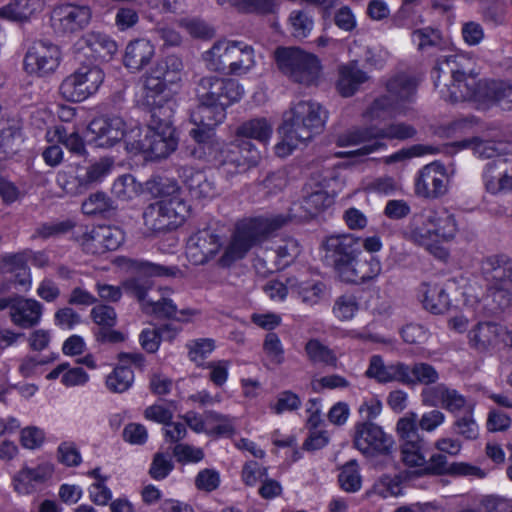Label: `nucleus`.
Masks as SVG:
<instances>
[{"label":"nucleus","mask_w":512,"mask_h":512,"mask_svg":"<svg viewBox=\"0 0 512 512\" xmlns=\"http://www.w3.org/2000/svg\"><path fill=\"white\" fill-rule=\"evenodd\" d=\"M416 84L406 75H398L387 82V94L376 99L365 113L373 127L364 132L354 133V159L384 149L380 140L407 139L415 135V129L407 124L397 123L379 127L382 122L406 112L415 94Z\"/></svg>","instance_id":"nucleus-1"},{"label":"nucleus","mask_w":512,"mask_h":512,"mask_svg":"<svg viewBox=\"0 0 512 512\" xmlns=\"http://www.w3.org/2000/svg\"><path fill=\"white\" fill-rule=\"evenodd\" d=\"M458 232L459 225L454 213L437 206L426 207L415 213L404 231V236L434 257L446 260L449 251L442 244L453 241Z\"/></svg>","instance_id":"nucleus-2"},{"label":"nucleus","mask_w":512,"mask_h":512,"mask_svg":"<svg viewBox=\"0 0 512 512\" xmlns=\"http://www.w3.org/2000/svg\"><path fill=\"white\" fill-rule=\"evenodd\" d=\"M195 94L198 105L191 113V121L195 128L214 130L224 121L226 109L242 99L244 88L235 79L208 75L197 81Z\"/></svg>","instance_id":"nucleus-3"},{"label":"nucleus","mask_w":512,"mask_h":512,"mask_svg":"<svg viewBox=\"0 0 512 512\" xmlns=\"http://www.w3.org/2000/svg\"><path fill=\"white\" fill-rule=\"evenodd\" d=\"M470 59L460 54H449L440 58L433 72L435 86L440 88L441 96L450 102L473 101L485 108L490 99L488 81H479L476 76L467 74L465 69Z\"/></svg>","instance_id":"nucleus-4"},{"label":"nucleus","mask_w":512,"mask_h":512,"mask_svg":"<svg viewBox=\"0 0 512 512\" xmlns=\"http://www.w3.org/2000/svg\"><path fill=\"white\" fill-rule=\"evenodd\" d=\"M146 190L160 200L150 203L143 211L144 225L152 233L171 231L179 227L189 213V206L179 196L180 190L173 179L151 176L145 183Z\"/></svg>","instance_id":"nucleus-5"},{"label":"nucleus","mask_w":512,"mask_h":512,"mask_svg":"<svg viewBox=\"0 0 512 512\" xmlns=\"http://www.w3.org/2000/svg\"><path fill=\"white\" fill-rule=\"evenodd\" d=\"M327 111L317 102L300 100L292 104L283 115V123L279 130L282 141L275 147L276 154H290L301 144H306L320 134L327 121Z\"/></svg>","instance_id":"nucleus-6"},{"label":"nucleus","mask_w":512,"mask_h":512,"mask_svg":"<svg viewBox=\"0 0 512 512\" xmlns=\"http://www.w3.org/2000/svg\"><path fill=\"white\" fill-rule=\"evenodd\" d=\"M189 135L197 144L191 154L212 163L216 167V175L224 178V185L234 176L245 172L251 164H256L257 153L244 157L239 146L220 142L212 129L192 128Z\"/></svg>","instance_id":"nucleus-7"},{"label":"nucleus","mask_w":512,"mask_h":512,"mask_svg":"<svg viewBox=\"0 0 512 512\" xmlns=\"http://www.w3.org/2000/svg\"><path fill=\"white\" fill-rule=\"evenodd\" d=\"M292 221L291 214L255 217L237 225L232 239L219 259L221 267H230L243 259L249 250L271 233Z\"/></svg>","instance_id":"nucleus-8"},{"label":"nucleus","mask_w":512,"mask_h":512,"mask_svg":"<svg viewBox=\"0 0 512 512\" xmlns=\"http://www.w3.org/2000/svg\"><path fill=\"white\" fill-rule=\"evenodd\" d=\"M349 176L350 171L346 166L313 173L303 187V209L310 216H315L329 208L345 187Z\"/></svg>","instance_id":"nucleus-9"},{"label":"nucleus","mask_w":512,"mask_h":512,"mask_svg":"<svg viewBox=\"0 0 512 512\" xmlns=\"http://www.w3.org/2000/svg\"><path fill=\"white\" fill-rule=\"evenodd\" d=\"M208 70L225 75H243L254 66V50L240 41L220 40L203 54Z\"/></svg>","instance_id":"nucleus-10"},{"label":"nucleus","mask_w":512,"mask_h":512,"mask_svg":"<svg viewBox=\"0 0 512 512\" xmlns=\"http://www.w3.org/2000/svg\"><path fill=\"white\" fill-rule=\"evenodd\" d=\"M275 61L279 70L291 81L305 86L315 85L319 79V58L298 47H278Z\"/></svg>","instance_id":"nucleus-11"},{"label":"nucleus","mask_w":512,"mask_h":512,"mask_svg":"<svg viewBox=\"0 0 512 512\" xmlns=\"http://www.w3.org/2000/svg\"><path fill=\"white\" fill-rule=\"evenodd\" d=\"M488 282V297L498 308L512 305V260L506 255L488 257L482 265Z\"/></svg>","instance_id":"nucleus-12"},{"label":"nucleus","mask_w":512,"mask_h":512,"mask_svg":"<svg viewBox=\"0 0 512 512\" xmlns=\"http://www.w3.org/2000/svg\"><path fill=\"white\" fill-rule=\"evenodd\" d=\"M133 268L137 275L122 281L123 291L137 299L142 304L146 303V296L152 289L154 282L151 277H178L182 276V271L177 266H166L145 260L133 261Z\"/></svg>","instance_id":"nucleus-13"},{"label":"nucleus","mask_w":512,"mask_h":512,"mask_svg":"<svg viewBox=\"0 0 512 512\" xmlns=\"http://www.w3.org/2000/svg\"><path fill=\"white\" fill-rule=\"evenodd\" d=\"M104 76L99 65H82L62 81L59 87L60 94L70 102L86 100L98 91Z\"/></svg>","instance_id":"nucleus-14"},{"label":"nucleus","mask_w":512,"mask_h":512,"mask_svg":"<svg viewBox=\"0 0 512 512\" xmlns=\"http://www.w3.org/2000/svg\"><path fill=\"white\" fill-rule=\"evenodd\" d=\"M325 266L333 269L337 278L345 283L352 282V235L335 234L323 242Z\"/></svg>","instance_id":"nucleus-15"},{"label":"nucleus","mask_w":512,"mask_h":512,"mask_svg":"<svg viewBox=\"0 0 512 512\" xmlns=\"http://www.w3.org/2000/svg\"><path fill=\"white\" fill-rule=\"evenodd\" d=\"M508 327L494 321H478L467 333L468 346L478 354L492 355L507 345Z\"/></svg>","instance_id":"nucleus-16"},{"label":"nucleus","mask_w":512,"mask_h":512,"mask_svg":"<svg viewBox=\"0 0 512 512\" xmlns=\"http://www.w3.org/2000/svg\"><path fill=\"white\" fill-rule=\"evenodd\" d=\"M421 403L425 407H441L451 414L474 412L475 404L470 402L455 388L444 383L425 387L420 393Z\"/></svg>","instance_id":"nucleus-17"},{"label":"nucleus","mask_w":512,"mask_h":512,"mask_svg":"<svg viewBox=\"0 0 512 512\" xmlns=\"http://www.w3.org/2000/svg\"><path fill=\"white\" fill-rule=\"evenodd\" d=\"M60 61V48L50 41L39 40L28 48L23 64L28 74L46 77L56 71Z\"/></svg>","instance_id":"nucleus-18"},{"label":"nucleus","mask_w":512,"mask_h":512,"mask_svg":"<svg viewBox=\"0 0 512 512\" xmlns=\"http://www.w3.org/2000/svg\"><path fill=\"white\" fill-rule=\"evenodd\" d=\"M450 175L446 167L432 162L422 167L415 178V194L420 198L437 199L448 192Z\"/></svg>","instance_id":"nucleus-19"},{"label":"nucleus","mask_w":512,"mask_h":512,"mask_svg":"<svg viewBox=\"0 0 512 512\" xmlns=\"http://www.w3.org/2000/svg\"><path fill=\"white\" fill-rule=\"evenodd\" d=\"M91 18L90 6L66 3L54 9L52 27L55 33L69 36L84 30L89 25Z\"/></svg>","instance_id":"nucleus-20"},{"label":"nucleus","mask_w":512,"mask_h":512,"mask_svg":"<svg viewBox=\"0 0 512 512\" xmlns=\"http://www.w3.org/2000/svg\"><path fill=\"white\" fill-rule=\"evenodd\" d=\"M179 176L191 197L196 199H213L228 187L217 182L216 173L197 170L190 166L181 167Z\"/></svg>","instance_id":"nucleus-21"},{"label":"nucleus","mask_w":512,"mask_h":512,"mask_svg":"<svg viewBox=\"0 0 512 512\" xmlns=\"http://www.w3.org/2000/svg\"><path fill=\"white\" fill-rule=\"evenodd\" d=\"M220 236L211 228L193 233L186 243V256L193 265H204L220 251Z\"/></svg>","instance_id":"nucleus-22"},{"label":"nucleus","mask_w":512,"mask_h":512,"mask_svg":"<svg viewBox=\"0 0 512 512\" xmlns=\"http://www.w3.org/2000/svg\"><path fill=\"white\" fill-rule=\"evenodd\" d=\"M125 121L119 116L94 118L88 125L89 142L98 148H111L125 136Z\"/></svg>","instance_id":"nucleus-23"},{"label":"nucleus","mask_w":512,"mask_h":512,"mask_svg":"<svg viewBox=\"0 0 512 512\" xmlns=\"http://www.w3.org/2000/svg\"><path fill=\"white\" fill-rule=\"evenodd\" d=\"M485 190L492 194L512 192V159L497 158L488 162L482 172Z\"/></svg>","instance_id":"nucleus-24"},{"label":"nucleus","mask_w":512,"mask_h":512,"mask_svg":"<svg viewBox=\"0 0 512 512\" xmlns=\"http://www.w3.org/2000/svg\"><path fill=\"white\" fill-rule=\"evenodd\" d=\"M300 254V247L295 239L284 240L275 249H269L264 253L263 257H258L255 267L263 273H273L280 271L289 266L294 259Z\"/></svg>","instance_id":"nucleus-25"},{"label":"nucleus","mask_w":512,"mask_h":512,"mask_svg":"<svg viewBox=\"0 0 512 512\" xmlns=\"http://www.w3.org/2000/svg\"><path fill=\"white\" fill-rule=\"evenodd\" d=\"M393 439L381 427L374 424L362 425L354 438V446L364 455L388 453L393 447Z\"/></svg>","instance_id":"nucleus-26"},{"label":"nucleus","mask_w":512,"mask_h":512,"mask_svg":"<svg viewBox=\"0 0 512 512\" xmlns=\"http://www.w3.org/2000/svg\"><path fill=\"white\" fill-rule=\"evenodd\" d=\"M83 54L91 59L92 64L99 65L110 61L118 51L117 43L107 34L101 32H89L82 38Z\"/></svg>","instance_id":"nucleus-27"},{"label":"nucleus","mask_w":512,"mask_h":512,"mask_svg":"<svg viewBox=\"0 0 512 512\" xmlns=\"http://www.w3.org/2000/svg\"><path fill=\"white\" fill-rule=\"evenodd\" d=\"M43 313V305L30 298L14 296L9 316L11 322L22 329H30L39 324Z\"/></svg>","instance_id":"nucleus-28"},{"label":"nucleus","mask_w":512,"mask_h":512,"mask_svg":"<svg viewBox=\"0 0 512 512\" xmlns=\"http://www.w3.org/2000/svg\"><path fill=\"white\" fill-rule=\"evenodd\" d=\"M175 132V128L147 130L145 158L151 160L163 159L174 152L178 146V138Z\"/></svg>","instance_id":"nucleus-29"},{"label":"nucleus","mask_w":512,"mask_h":512,"mask_svg":"<svg viewBox=\"0 0 512 512\" xmlns=\"http://www.w3.org/2000/svg\"><path fill=\"white\" fill-rule=\"evenodd\" d=\"M155 56V46L146 38L128 42L123 56V64L132 72H139L150 64Z\"/></svg>","instance_id":"nucleus-30"},{"label":"nucleus","mask_w":512,"mask_h":512,"mask_svg":"<svg viewBox=\"0 0 512 512\" xmlns=\"http://www.w3.org/2000/svg\"><path fill=\"white\" fill-rule=\"evenodd\" d=\"M124 240L121 230L110 226H100L86 235L84 245L91 253H104L117 250Z\"/></svg>","instance_id":"nucleus-31"},{"label":"nucleus","mask_w":512,"mask_h":512,"mask_svg":"<svg viewBox=\"0 0 512 512\" xmlns=\"http://www.w3.org/2000/svg\"><path fill=\"white\" fill-rule=\"evenodd\" d=\"M461 149H471L474 156L479 159H491L512 153V143L483 139L480 137L466 138L457 143Z\"/></svg>","instance_id":"nucleus-32"},{"label":"nucleus","mask_w":512,"mask_h":512,"mask_svg":"<svg viewBox=\"0 0 512 512\" xmlns=\"http://www.w3.org/2000/svg\"><path fill=\"white\" fill-rule=\"evenodd\" d=\"M476 290V287L472 284L464 288L462 292L463 306L468 314L461 312L451 317L448 321L450 329L458 333H468L471 319L481 310V299Z\"/></svg>","instance_id":"nucleus-33"},{"label":"nucleus","mask_w":512,"mask_h":512,"mask_svg":"<svg viewBox=\"0 0 512 512\" xmlns=\"http://www.w3.org/2000/svg\"><path fill=\"white\" fill-rule=\"evenodd\" d=\"M22 142V127L18 120L0 121V161L15 156Z\"/></svg>","instance_id":"nucleus-34"},{"label":"nucleus","mask_w":512,"mask_h":512,"mask_svg":"<svg viewBox=\"0 0 512 512\" xmlns=\"http://www.w3.org/2000/svg\"><path fill=\"white\" fill-rule=\"evenodd\" d=\"M405 369L406 364L403 362H395L386 365L381 356L373 355L370 359L369 367L366 370V375L380 383L399 382L403 384Z\"/></svg>","instance_id":"nucleus-35"},{"label":"nucleus","mask_w":512,"mask_h":512,"mask_svg":"<svg viewBox=\"0 0 512 512\" xmlns=\"http://www.w3.org/2000/svg\"><path fill=\"white\" fill-rule=\"evenodd\" d=\"M420 297L424 308L433 314H442L450 306V298L445 288L437 282L422 284Z\"/></svg>","instance_id":"nucleus-36"},{"label":"nucleus","mask_w":512,"mask_h":512,"mask_svg":"<svg viewBox=\"0 0 512 512\" xmlns=\"http://www.w3.org/2000/svg\"><path fill=\"white\" fill-rule=\"evenodd\" d=\"M112 164L109 158H101L84 169H78L75 176L78 192L100 183L110 172Z\"/></svg>","instance_id":"nucleus-37"},{"label":"nucleus","mask_w":512,"mask_h":512,"mask_svg":"<svg viewBox=\"0 0 512 512\" xmlns=\"http://www.w3.org/2000/svg\"><path fill=\"white\" fill-rule=\"evenodd\" d=\"M0 273L10 274L9 281L23 288H27L31 283L29 269L22 256L18 254H5L1 257Z\"/></svg>","instance_id":"nucleus-38"},{"label":"nucleus","mask_w":512,"mask_h":512,"mask_svg":"<svg viewBox=\"0 0 512 512\" xmlns=\"http://www.w3.org/2000/svg\"><path fill=\"white\" fill-rule=\"evenodd\" d=\"M160 297L157 300H148L144 303V312L153 314L160 319H174L177 321H186L183 317L177 316V305L169 297L172 290L168 287L160 288Z\"/></svg>","instance_id":"nucleus-39"},{"label":"nucleus","mask_w":512,"mask_h":512,"mask_svg":"<svg viewBox=\"0 0 512 512\" xmlns=\"http://www.w3.org/2000/svg\"><path fill=\"white\" fill-rule=\"evenodd\" d=\"M41 7L40 0H11L0 8V16L12 21H27Z\"/></svg>","instance_id":"nucleus-40"},{"label":"nucleus","mask_w":512,"mask_h":512,"mask_svg":"<svg viewBox=\"0 0 512 512\" xmlns=\"http://www.w3.org/2000/svg\"><path fill=\"white\" fill-rule=\"evenodd\" d=\"M439 379V373L430 364L419 362L412 366L406 364V369L403 374L404 385L424 384L429 387Z\"/></svg>","instance_id":"nucleus-41"},{"label":"nucleus","mask_w":512,"mask_h":512,"mask_svg":"<svg viewBox=\"0 0 512 512\" xmlns=\"http://www.w3.org/2000/svg\"><path fill=\"white\" fill-rule=\"evenodd\" d=\"M401 459L404 465L414 472L423 475L427 467V459L424 453V440L410 441L401 445Z\"/></svg>","instance_id":"nucleus-42"},{"label":"nucleus","mask_w":512,"mask_h":512,"mask_svg":"<svg viewBox=\"0 0 512 512\" xmlns=\"http://www.w3.org/2000/svg\"><path fill=\"white\" fill-rule=\"evenodd\" d=\"M114 201L104 192L97 191L89 195L82 203V212L89 216L108 217L116 210Z\"/></svg>","instance_id":"nucleus-43"},{"label":"nucleus","mask_w":512,"mask_h":512,"mask_svg":"<svg viewBox=\"0 0 512 512\" xmlns=\"http://www.w3.org/2000/svg\"><path fill=\"white\" fill-rule=\"evenodd\" d=\"M272 134V127L265 118H254L243 122L236 129L238 138L255 139L260 142L267 141Z\"/></svg>","instance_id":"nucleus-44"},{"label":"nucleus","mask_w":512,"mask_h":512,"mask_svg":"<svg viewBox=\"0 0 512 512\" xmlns=\"http://www.w3.org/2000/svg\"><path fill=\"white\" fill-rule=\"evenodd\" d=\"M204 417L206 427L209 430V436H232L235 433V428L230 416L213 410H206Z\"/></svg>","instance_id":"nucleus-45"},{"label":"nucleus","mask_w":512,"mask_h":512,"mask_svg":"<svg viewBox=\"0 0 512 512\" xmlns=\"http://www.w3.org/2000/svg\"><path fill=\"white\" fill-rule=\"evenodd\" d=\"M151 70H153V73L163 78L164 81L172 84L181 79L183 62L176 55H167L160 59Z\"/></svg>","instance_id":"nucleus-46"},{"label":"nucleus","mask_w":512,"mask_h":512,"mask_svg":"<svg viewBox=\"0 0 512 512\" xmlns=\"http://www.w3.org/2000/svg\"><path fill=\"white\" fill-rule=\"evenodd\" d=\"M134 382V372L128 365H118L106 378V386L112 393L127 391Z\"/></svg>","instance_id":"nucleus-47"},{"label":"nucleus","mask_w":512,"mask_h":512,"mask_svg":"<svg viewBox=\"0 0 512 512\" xmlns=\"http://www.w3.org/2000/svg\"><path fill=\"white\" fill-rule=\"evenodd\" d=\"M151 115L147 130H167L174 128L172 124L173 110L169 102L162 103V97L151 105Z\"/></svg>","instance_id":"nucleus-48"},{"label":"nucleus","mask_w":512,"mask_h":512,"mask_svg":"<svg viewBox=\"0 0 512 512\" xmlns=\"http://www.w3.org/2000/svg\"><path fill=\"white\" fill-rule=\"evenodd\" d=\"M480 130H482L480 121L474 116H469L456 119L450 123L444 128L443 134L448 138H459L476 133Z\"/></svg>","instance_id":"nucleus-49"},{"label":"nucleus","mask_w":512,"mask_h":512,"mask_svg":"<svg viewBox=\"0 0 512 512\" xmlns=\"http://www.w3.org/2000/svg\"><path fill=\"white\" fill-rule=\"evenodd\" d=\"M140 191L141 185L137 183L132 174H123L117 177L111 189L112 194L122 201L134 198Z\"/></svg>","instance_id":"nucleus-50"},{"label":"nucleus","mask_w":512,"mask_h":512,"mask_svg":"<svg viewBox=\"0 0 512 512\" xmlns=\"http://www.w3.org/2000/svg\"><path fill=\"white\" fill-rule=\"evenodd\" d=\"M56 135L58 142L65 146L72 156L86 159L88 152L85 141L78 132L68 133L64 128H58L56 129Z\"/></svg>","instance_id":"nucleus-51"},{"label":"nucleus","mask_w":512,"mask_h":512,"mask_svg":"<svg viewBox=\"0 0 512 512\" xmlns=\"http://www.w3.org/2000/svg\"><path fill=\"white\" fill-rule=\"evenodd\" d=\"M174 469L172 455L169 452L158 451L153 455L148 474L156 480L166 479Z\"/></svg>","instance_id":"nucleus-52"},{"label":"nucleus","mask_w":512,"mask_h":512,"mask_svg":"<svg viewBox=\"0 0 512 512\" xmlns=\"http://www.w3.org/2000/svg\"><path fill=\"white\" fill-rule=\"evenodd\" d=\"M305 351L313 363H322L327 366H336L337 358L333 351L323 345L319 340L312 339L306 343Z\"/></svg>","instance_id":"nucleus-53"},{"label":"nucleus","mask_w":512,"mask_h":512,"mask_svg":"<svg viewBox=\"0 0 512 512\" xmlns=\"http://www.w3.org/2000/svg\"><path fill=\"white\" fill-rule=\"evenodd\" d=\"M418 421V415L415 412H408L398 420L397 432L402 440V443L423 440L418 432Z\"/></svg>","instance_id":"nucleus-54"},{"label":"nucleus","mask_w":512,"mask_h":512,"mask_svg":"<svg viewBox=\"0 0 512 512\" xmlns=\"http://www.w3.org/2000/svg\"><path fill=\"white\" fill-rule=\"evenodd\" d=\"M74 226L75 224L71 220L41 223L32 234V239L41 238L45 240L50 237H57L68 233Z\"/></svg>","instance_id":"nucleus-55"},{"label":"nucleus","mask_w":512,"mask_h":512,"mask_svg":"<svg viewBox=\"0 0 512 512\" xmlns=\"http://www.w3.org/2000/svg\"><path fill=\"white\" fill-rule=\"evenodd\" d=\"M491 89H488L490 99L485 104V107L496 102L502 109H512V86L503 83L488 82Z\"/></svg>","instance_id":"nucleus-56"},{"label":"nucleus","mask_w":512,"mask_h":512,"mask_svg":"<svg viewBox=\"0 0 512 512\" xmlns=\"http://www.w3.org/2000/svg\"><path fill=\"white\" fill-rule=\"evenodd\" d=\"M188 357L191 361L201 366L203 361L215 349V342L213 339L201 338L195 339L187 343Z\"/></svg>","instance_id":"nucleus-57"},{"label":"nucleus","mask_w":512,"mask_h":512,"mask_svg":"<svg viewBox=\"0 0 512 512\" xmlns=\"http://www.w3.org/2000/svg\"><path fill=\"white\" fill-rule=\"evenodd\" d=\"M46 479V474L39 466L37 468H22L14 477V488L18 492H27L28 485L32 482H42Z\"/></svg>","instance_id":"nucleus-58"},{"label":"nucleus","mask_w":512,"mask_h":512,"mask_svg":"<svg viewBox=\"0 0 512 512\" xmlns=\"http://www.w3.org/2000/svg\"><path fill=\"white\" fill-rule=\"evenodd\" d=\"M140 21L139 11L132 6H120L115 10L114 22L118 31L133 29Z\"/></svg>","instance_id":"nucleus-59"},{"label":"nucleus","mask_w":512,"mask_h":512,"mask_svg":"<svg viewBox=\"0 0 512 512\" xmlns=\"http://www.w3.org/2000/svg\"><path fill=\"white\" fill-rule=\"evenodd\" d=\"M325 290V284L321 281L301 282L296 287V293L303 303L314 305L319 302Z\"/></svg>","instance_id":"nucleus-60"},{"label":"nucleus","mask_w":512,"mask_h":512,"mask_svg":"<svg viewBox=\"0 0 512 512\" xmlns=\"http://www.w3.org/2000/svg\"><path fill=\"white\" fill-rule=\"evenodd\" d=\"M289 20L293 29L292 34L295 38H305L313 29V19L304 10L292 11Z\"/></svg>","instance_id":"nucleus-61"},{"label":"nucleus","mask_w":512,"mask_h":512,"mask_svg":"<svg viewBox=\"0 0 512 512\" xmlns=\"http://www.w3.org/2000/svg\"><path fill=\"white\" fill-rule=\"evenodd\" d=\"M432 153V149L423 145H413L408 148H403L391 155L385 156L383 162L385 164L401 163L405 164L415 157H420L425 154Z\"/></svg>","instance_id":"nucleus-62"},{"label":"nucleus","mask_w":512,"mask_h":512,"mask_svg":"<svg viewBox=\"0 0 512 512\" xmlns=\"http://www.w3.org/2000/svg\"><path fill=\"white\" fill-rule=\"evenodd\" d=\"M167 81H164L159 75L153 73V70L145 77L144 89L145 98L148 105L156 104V97H160L167 88Z\"/></svg>","instance_id":"nucleus-63"},{"label":"nucleus","mask_w":512,"mask_h":512,"mask_svg":"<svg viewBox=\"0 0 512 512\" xmlns=\"http://www.w3.org/2000/svg\"><path fill=\"white\" fill-rule=\"evenodd\" d=\"M125 143L126 150L134 155L143 154L147 142V132L142 137V130L135 126L129 130L125 128V136L122 138Z\"/></svg>","instance_id":"nucleus-64"}]
</instances>
